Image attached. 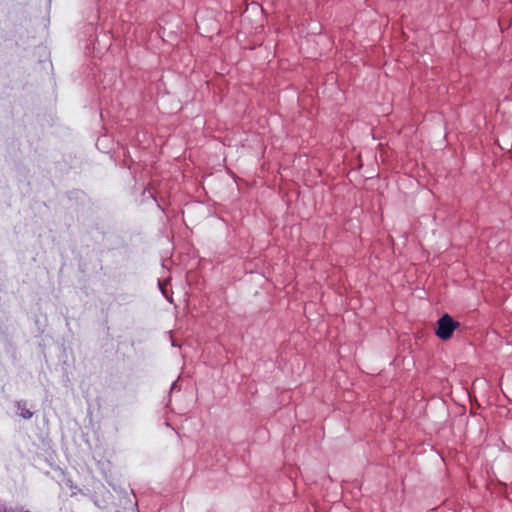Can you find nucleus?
Returning a JSON list of instances; mask_svg holds the SVG:
<instances>
[{"label": "nucleus", "mask_w": 512, "mask_h": 512, "mask_svg": "<svg viewBox=\"0 0 512 512\" xmlns=\"http://www.w3.org/2000/svg\"><path fill=\"white\" fill-rule=\"evenodd\" d=\"M459 327V323L454 321L448 314L443 315L437 322L436 335L442 340H448L453 331Z\"/></svg>", "instance_id": "1"}, {"label": "nucleus", "mask_w": 512, "mask_h": 512, "mask_svg": "<svg viewBox=\"0 0 512 512\" xmlns=\"http://www.w3.org/2000/svg\"><path fill=\"white\" fill-rule=\"evenodd\" d=\"M20 416L25 419H29L32 417V412L26 408H22L21 412H20Z\"/></svg>", "instance_id": "2"}, {"label": "nucleus", "mask_w": 512, "mask_h": 512, "mask_svg": "<svg viewBox=\"0 0 512 512\" xmlns=\"http://www.w3.org/2000/svg\"><path fill=\"white\" fill-rule=\"evenodd\" d=\"M159 287H160V289H161V291H162L163 295H165L166 297H168V296L166 295V291H165V289H164V285H163L162 283H159ZM167 299H168V300H170L169 298H167Z\"/></svg>", "instance_id": "3"}]
</instances>
